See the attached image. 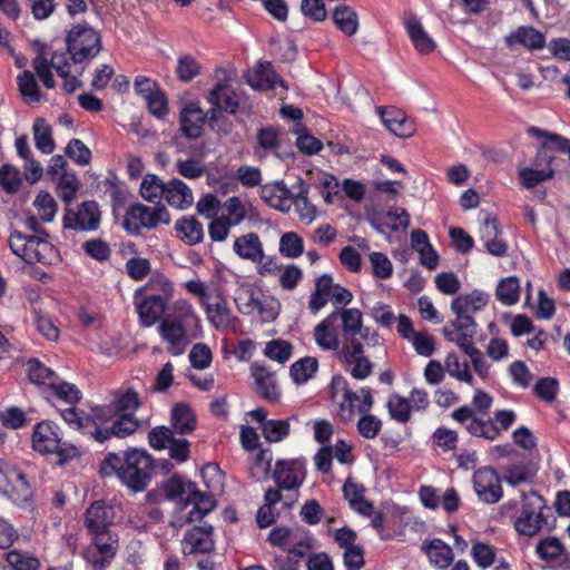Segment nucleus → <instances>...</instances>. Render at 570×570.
<instances>
[{
    "label": "nucleus",
    "instance_id": "obj_1",
    "mask_svg": "<svg viewBox=\"0 0 570 570\" xmlns=\"http://www.w3.org/2000/svg\"><path fill=\"white\" fill-rule=\"evenodd\" d=\"M153 462L145 450L129 449L124 455L108 453L100 464L104 476L117 475L119 480L135 492L147 488L151 479Z\"/></svg>",
    "mask_w": 570,
    "mask_h": 570
},
{
    "label": "nucleus",
    "instance_id": "obj_2",
    "mask_svg": "<svg viewBox=\"0 0 570 570\" xmlns=\"http://www.w3.org/2000/svg\"><path fill=\"white\" fill-rule=\"evenodd\" d=\"M452 417L462 424L471 435L493 441L502 431H507L513 425L517 414L512 410H500L494 413L493 419L484 420L478 417L473 409L461 406L453 411Z\"/></svg>",
    "mask_w": 570,
    "mask_h": 570
},
{
    "label": "nucleus",
    "instance_id": "obj_3",
    "mask_svg": "<svg viewBox=\"0 0 570 570\" xmlns=\"http://www.w3.org/2000/svg\"><path fill=\"white\" fill-rule=\"evenodd\" d=\"M332 399L338 404L337 414L342 421H352L355 413H368L374 404L370 389H361L357 392L351 391L346 380L336 375L331 382Z\"/></svg>",
    "mask_w": 570,
    "mask_h": 570
},
{
    "label": "nucleus",
    "instance_id": "obj_4",
    "mask_svg": "<svg viewBox=\"0 0 570 570\" xmlns=\"http://www.w3.org/2000/svg\"><path fill=\"white\" fill-rule=\"evenodd\" d=\"M8 245L27 264L51 265L59 259L56 247L42 236L24 235L14 230L8 238Z\"/></svg>",
    "mask_w": 570,
    "mask_h": 570
},
{
    "label": "nucleus",
    "instance_id": "obj_5",
    "mask_svg": "<svg viewBox=\"0 0 570 570\" xmlns=\"http://www.w3.org/2000/svg\"><path fill=\"white\" fill-rule=\"evenodd\" d=\"M32 446L39 453L56 454L59 462L79 454L73 444L62 440L59 426L50 421H42L35 426Z\"/></svg>",
    "mask_w": 570,
    "mask_h": 570
},
{
    "label": "nucleus",
    "instance_id": "obj_6",
    "mask_svg": "<svg viewBox=\"0 0 570 570\" xmlns=\"http://www.w3.org/2000/svg\"><path fill=\"white\" fill-rule=\"evenodd\" d=\"M67 50L73 65L95 58L101 50L99 33L87 24L73 27L67 36Z\"/></svg>",
    "mask_w": 570,
    "mask_h": 570
},
{
    "label": "nucleus",
    "instance_id": "obj_7",
    "mask_svg": "<svg viewBox=\"0 0 570 570\" xmlns=\"http://www.w3.org/2000/svg\"><path fill=\"white\" fill-rule=\"evenodd\" d=\"M547 509L544 499L534 491L522 494V508L520 515L515 519V530L527 537L538 534L546 519L543 511Z\"/></svg>",
    "mask_w": 570,
    "mask_h": 570
},
{
    "label": "nucleus",
    "instance_id": "obj_8",
    "mask_svg": "<svg viewBox=\"0 0 570 570\" xmlns=\"http://www.w3.org/2000/svg\"><path fill=\"white\" fill-rule=\"evenodd\" d=\"M159 224L169 225L170 214L163 205L154 207L136 204L130 206L124 218V227L127 232L138 235L141 228H155Z\"/></svg>",
    "mask_w": 570,
    "mask_h": 570
},
{
    "label": "nucleus",
    "instance_id": "obj_9",
    "mask_svg": "<svg viewBox=\"0 0 570 570\" xmlns=\"http://www.w3.org/2000/svg\"><path fill=\"white\" fill-rule=\"evenodd\" d=\"M353 294L340 284H335L328 274L320 276L315 282V288L309 297L308 307L313 314L318 313L328 301L338 307L352 302Z\"/></svg>",
    "mask_w": 570,
    "mask_h": 570
},
{
    "label": "nucleus",
    "instance_id": "obj_10",
    "mask_svg": "<svg viewBox=\"0 0 570 570\" xmlns=\"http://www.w3.org/2000/svg\"><path fill=\"white\" fill-rule=\"evenodd\" d=\"M548 144H542L537 149L535 156L531 163V166L520 168L518 171L521 185L531 189L538 184L551 179L554 175L552 163L554 156L548 151Z\"/></svg>",
    "mask_w": 570,
    "mask_h": 570
},
{
    "label": "nucleus",
    "instance_id": "obj_11",
    "mask_svg": "<svg viewBox=\"0 0 570 570\" xmlns=\"http://www.w3.org/2000/svg\"><path fill=\"white\" fill-rule=\"evenodd\" d=\"M209 324L219 332L235 330L238 323V317L233 313L228 306L227 299L219 291H214L213 294L204 301L202 305Z\"/></svg>",
    "mask_w": 570,
    "mask_h": 570
},
{
    "label": "nucleus",
    "instance_id": "obj_12",
    "mask_svg": "<svg viewBox=\"0 0 570 570\" xmlns=\"http://www.w3.org/2000/svg\"><path fill=\"white\" fill-rule=\"evenodd\" d=\"M337 360L356 380H365L373 371V364L364 355L363 345L357 340L342 344Z\"/></svg>",
    "mask_w": 570,
    "mask_h": 570
},
{
    "label": "nucleus",
    "instance_id": "obj_13",
    "mask_svg": "<svg viewBox=\"0 0 570 570\" xmlns=\"http://www.w3.org/2000/svg\"><path fill=\"white\" fill-rule=\"evenodd\" d=\"M100 225V210L94 200L81 203L76 209L66 208L63 227L81 232L97 230Z\"/></svg>",
    "mask_w": 570,
    "mask_h": 570
},
{
    "label": "nucleus",
    "instance_id": "obj_14",
    "mask_svg": "<svg viewBox=\"0 0 570 570\" xmlns=\"http://www.w3.org/2000/svg\"><path fill=\"white\" fill-rule=\"evenodd\" d=\"M218 82L207 95V100L212 105L210 109H218V112L226 111L235 114L239 106V99L235 90L228 85V72L225 69L216 70Z\"/></svg>",
    "mask_w": 570,
    "mask_h": 570
},
{
    "label": "nucleus",
    "instance_id": "obj_15",
    "mask_svg": "<svg viewBox=\"0 0 570 570\" xmlns=\"http://www.w3.org/2000/svg\"><path fill=\"white\" fill-rule=\"evenodd\" d=\"M305 476V460H278L275 463L273 479L279 489L288 491L295 490L303 484Z\"/></svg>",
    "mask_w": 570,
    "mask_h": 570
},
{
    "label": "nucleus",
    "instance_id": "obj_16",
    "mask_svg": "<svg viewBox=\"0 0 570 570\" xmlns=\"http://www.w3.org/2000/svg\"><path fill=\"white\" fill-rule=\"evenodd\" d=\"M118 539L116 535H96L85 549L83 558L94 570H104L115 558Z\"/></svg>",
    "mask_w": 570,
    "mask_h": 570
},
{
    "label": "nucleus",
    "instance_id": "obj_17",
    "mask_svg": "<svg viewBox=\"0 0 570 570\" xmlns=\"http://www.w3.org/2000/svg\"><path fill=\"white\" fill-rule=\"evenodd\" d=\"M473 488L478 498L488 504L497 503L501 500L503 491L500 484V478L494 469L481 468L473 474Z\"/></svg>",
    "mask_w": 570,
    "mask_h": 570
},
{
    "label": "nucleus",
    "instance_id": "obj_18",
    "mask_svg": "<svg viewBox=\"0 0 570 570\" xmlns=\"http://www.w3.org/2000/svg\"><path fill=\"white\" fill-rule=\"evenodd\" d=\"M32 66L38 77L48 89H52L56 86L50 71L51 68H53L59 76H66L68 71H71L67 55L63 52H53L50 61H48L43 53H39L33 59Z\"/></svg>",
    "mask_w": 570,
    "mask_h": 570
},
{
    "label": "nucleus",
    "instance_id": "obj_19",
    "mask_svg": "<svg viewBox=\"0 0 570 570\" xmlns=\"http://www.w3.org/2000/svg\"><path fill=\"white\" fill-rule=\"evenodd\" d=\"M134 305L139 323L144 327H151L159 323L166 316L165 312L169 306L159 297H150L138 293H135Z\"/></svg>",
    "mask_w": 570,
    "mask_h": 570
},
{
    "label": "nucleus",
    "instance_id": "obj_20",
    "mask_svg": "<svg viewBox=\"0 0 570 570\" xmlns=\"http://www.w3.org/2000/svg\"><path fill=\"white\" fill-rule=\"evenodd\" d=\"M377 115L386 129L399 138H410L415 134L416 126L412 118L395 107H377Z\"/></svg>",
    "mask_w": 570,
    "mask_h": 570
},
{
    "label": "nucleus",
    "instance_id": "obj_21",
    "mask_svg": "<svg viewBox=\"0 0 570 570\" xmlns=\"http://www.w3.org/2000/svg\"><path fill=\"white\" fill-rule=\"evenodd\" d=\"M478 325L475 321L466 318H454L450 326H445L442 332L445 340L455 343L466 355L475 350L472 338L476 334Z\"/></svg>",
    "mask_w": 570,
    "mask_h": 570
},
{
    "label": "nucleus",
    "instance_id": "obj_22",
    "mask_svg": "<svg viewBox=\"0 0 570 570\" xmlns=\"http://www.w3.org/2000/svg\"><path fill=\"white\" fill-rule=\"evenodd\" d=\"M405 31L415 48L421 55L432 53L436 48V42L423 27L421 19L412 11H406L403 18Z\"/></svg>",
    "mask_w": 570,
    "mask_h": 570
},
{
    "label": "nucleus",
    "instance_id": "obj_23",
    "mask_svg": "<svg viewBox=\"0 0 570 570\" xmlns=\"http://www.w3.org/2000/svg\"><path fill=\"white\" fill-rule=\"evenodd\" d=\"M315 344L325 352H335L338 357L341 341L336 314H328L313 331Z\"/></svg>",
    "mask_w": 570,
    "mask_h": 570
},
{
    "label": "nucleus",
    "instance_id": "obj_24",
    "mask_svg": "<svg viewBox=\"0 0 570 570\" xmlns=\"http://www.w3.org/2000/svg\"><path fill=\"white\" fill-rule=\"evenodd\" d=\"M114 519L112 508L101 501L94 502L86 511L85 523L94 537L115 535L108 528Z\"/></svg>",
    "mask_w": 570,
    "mask_h": 570
},
{
    "label": "nucleus",
    "instance_id": "obj_25",
    "mask_svg": "<svg viewBox=\"0 0 570 570\" xmlns=\"http://www.w3.org/2000/svg\"><path fill=\"white\" fill-rule=\"evenodd\" d=\"M294 191V189L287 188L283 181H274L261 186L259 196L269 207L288 213L293 205Z\"/></svg>",
    "mask_w": 570,
    "mask_h": 570
},
{
    "label": "nucleus",
    "instance_id": "obj_26",
    "mask_svg": "<svg viewBox=\"0 0 570 570\" xmlns=\"http://www.w3.org/2000/svg\"><path fill=\"white\" fill-rule=\"evenodd\" d=\"M499 222L494 216L485 214L480 227V237L488 253L502 257L507 254L508 245L501 237Z\"/></svg>",
    "mask_w": 570,
    "mask_h": 570
},
{
    "label": "nucleus",
    "instance_id": "obj_27",
    "mask_svg": "<svg viewBox=\"0 0 570 570\" xmlns=\"http://www.w3.org/2000/svg\"><path fill=\"white\" fill-rule=\"evenodd\" d=\"M157 332L161 340L168 344L167 348L173 355L184 353L189 343V331L166 317L158 323Z\"/></svg>",
    "mask_w": 570,
    "mask_h": 570
},
{
    "label": "nucleus",
    "instance_id": "obj_28",
    "mask_svg": "<svg viewBox=\"0 0 570 570\" xmlns=\"http://www.w3.org/2000/svg\"><path fill=\"white\" fill-rule=\"evenodd\" d=\"M488 302L487 293L474 289L471 293L458 295L451 303V311L455 314V318L474 321L472 314L485 307Z\"/></svg>",
    "mask_w": 570,
    "mask_h": 570
},
{
    "label": "nucleus",
    "instance_id": "obj_29",
    "mask_svg": "<svg viewBox=\"0 0 570 570\" xmlns=\"http://www.w3.org/2000/svg\"><path fill=\"white\" fill-rule=\"evenodd\" d=\"M206 121H208V111L204 112L197 104L190 102L180 111V129L183 135L189 139H197L202 136Z\"/></svg>",
    "mask_w": 570,
    "mask_h": 570
},
{
    "label": "nucleus",
    "instance_id": "obj_30",
    "mask_svg": "<svg viewBox=\"0 0 570 570\" xmlns=\"http://www.w3.org/2000/svg\"><path fill=\"white\" fill-rule=\"evenodd\" d=\"M250 372L255 382V392L266 401L277 402L281 397V389L275 374L257 364L252 365Z\"/></svg>",
    "mask_w": 570,
    "mask_h": 570
},
{
    "label": "nucleus",
    "instance_id": "obj_31",
    "mask_svg": "<svg viewBox=\"0 0 570 570\" xmlns=\"http://www.w3.org/2000/svg\"><path fill=\"white\" fill-rule=\"evenodd\" d=\"M212 531V525L194 527L185 534L181 541L183 552L185 554H194L212 551L214 549Z\"/></svg>",
    "mask_w": 570,
    "mask_h": 570
},
{
    "label": "nucleus",
    "instance_id": "obj_32",
    "mask_svg": "<svg viewBox=\"0 0 570 570\" xmlns=\"http://www.w3.org/2000/svg\"><path fill=\"white\" fill-rule=\"evenodd\" d=\"M138 428L139 422L134 414H121L112 421L109 428L97 429L95 440L104 442L110 436L124 439L135 433Z\"/></svg>",
    "mask_w": 570,
    "mask_h": 570
},
{
    "label": "nucleus",
    "instance_id": "obj_33",
    "mask_svg": "<svg viewBox=\"0 0 570 570\" xmlns=\"http://www.w3.org/2000/svg\"><path fill=\"white\" fill-rule=\"evenodd\" d=\"M233 249L242 259L261 264L265 258L263 243L256 233L238 236L234 240Z\"/></svg>",
    "mask_w": 570,
    "mask_h": 570
},
{
    "label": "nucleus",
    "instance_id": "obj_34",
    "mask_svg": "<svg viewBox=\"0 0 570 570\" xmlns=\"http://www.w3.org/2000/svg\"><path fill=\"white\" fill-rule=\"evenodd\" d=\"M421 550L426 554L430 564L440 570L448 569L454 559L452 548L441 539L424 541Z\"/></svg>",
    "mask_w": 570,
    "mask_h": 570
},
{
    "label": "nucleus",
    "instance_id": "obj_35",
    "mask_svg": "<svg viewBox=\"0 0 570 570\" xmlns=\"http://www.w3.org/2000/svg\"><path fill=\"white\" fill-rule=\"evenodd\" d=\"M165 200L176 209H187L194 204L191 189L180 179L173 178L166 183Z\"/></svg>",
    "mask_w": 570,
    "mask_h": 570
},
{
    "label": "nucleus",
    "instance_id": "obj_36",
    "mask_svg": "<svg viewBox=\"0 0 570 570\" xmlns=\"http://www.w3.org/2000/svg\"><path fill=\"white\" fill-rule=\"evenodd\" d=\"M504 40L509 48L520 45L529 50H540L546 45L544 35L533 27H519L508 35Z\"/></svg>",
    "mask_w": 570,
    "mask_h": 570
},
{
    "label": "nucleus",
    "instance_id": "obj_37",
    "mask_svg": "<svg viewBox=\"0 0 570 570\" xmlns=\"http://www.w3.org/2000/svg\"><path fill=\"white\" fill-rule=\"evenodd\" d=\"M255 208L248 199L232 196L223 204V217L234 227L242 224L247 217L254 215Z\"/></svg>",
    "mask_w": 570,
    "mask_h": 570
},
{
    "label": "nucleus",
    "instance_id": "obj_38",
    "mask_svg": "<svg viewBox=\"0 0 570 570\" xmlns=\"http://www.w3.org/2000/svg\"><path fill=\"white\" fill-rule=\"evenodd\" d=\"M135 293L150 297H159L161 301L169 304L174 297L175 286L167 276L154 274L147 283Z\"/></svg>",
    "mask_w": 570,
    "mask_h": 570
},
{
    "label": "nucleus",
    "instance_id": "obj_39",
    "mask_svg": "<svg viewBox=\"0 0 570 570\" xmlns=\"http://www.w3.org/2000/svg\"><path fill=\"white\" fill-rule=\"evenodd\" d=\"M331 314H336L337 323L341 322L345 343H352L356 335L362 332L363 314L358 308L335 307Z\"/></svg>",
    "mask_w": 570,
    "mask_h": 570
},
{
    "label": "nucleus",
    "instance_id": "obj_40",
    "mask_svg": "<svg viewBox=\"0 0 570 570\" xmlns=\"http://www.w3.org/2000/svg\"><path fill=\"white\" fill-rule=\"evenodd\" d=\"M248 82L253 88L263 90L274 89L276 86L287 89L284 80L275 72L272 63L268 61L257 63Z\"/></svg>",
    "mask_w": 570,
    "mask_h": 570
},
{
    "label": "nucleus",
    "instance_id": "obj_41",
    "mask_svg": "<svg viewBox=\"0 0 570 570\" xmlns=\"http://www.w3.org/2000/svg\"><path fill=\"white\" fill-rule=\"evenodd\" d=\"M165 317L188 331L191 325H198L200 322L191 303L184 298L175 301Z\"/></svg>",
    "mask_w": 570,
    "mask_h": 570
},
{
    "label": "nucleus",
    "instance_id": "obj_42",
    "mask_svg": "<svg viewBox=\"0 0 570 570\" xmlns=\"http://www.w3.org/2000/svg\"><path fill=\"white\" fill-rule=\"evenodd\" d=\"M111 404L117 414H134L141 405L139 393L134 387H120L112 392Z\"/></svg>",
    "mask_w": 570,
    "mask_h": 570
},
{
    "label": "nucleus",
    "instance_id": "obj_43",
    "mask_svg": "<svg viewBox=\"0 0 570 570\" xmlns=\"http://www.w3.org/2000/svg\"><path fill=\"white\" fill-rule=\"evenodd\" d=\"M186 503H191L193 509L188 512L186 521L189 523L202 520L207 513L215 508V500L212 495L193 489L189 497H186Z\"/></svg>",
    "mask_w": 570,
    "mask_h": 570
},
{
    "label": "nucleus",
    "instance_id": "obj_44",
    "mask_svg": "<svg viewBox=\"0 0 570 570\" xmlns=\"http://www.w3.org/2000/svg\"><path fill=\"white\" fill-rule=\"evenodd\" d=\"M175 229L179 238L188 245L199 244L204 239L203 225L194 216L178 219Z\"/></svg>",
    "mask_w": 570,
    "mask_h": 570
},
{
    "label": "nucleus",
    "instance_id": "obj_45",
    "mask_svg": "<svg viewBox=\"0 0 570 570\" xmlns=\"http://www.w3.org/2000/svg\"><path fill=\"white\" fill-rule=\"evenodd\" d=\"M294 188L293 205L299 216L301 220L311 224L316 216V207L307 198V187L302 179H299Z\"/></svg>",
    "mask_w": 570,
    "mask_h": 570
},
{
    "label": "nucleus",
    "instance_id": "obj_46",
    "mask_svg": "<svg viewBox=\"0 0 570 570\" xmlns=\"http://www.w3.org/2000/svg\"><path fill=\"white\" fill-rule=\"evenodd\" d=\"M257 144L256 156L259 159L267 154L277 155L281 147V132L273 127L262 128L257 134Z\"/></svg>",
    "mask_w": 570,
    "mask_h": 570
},
{
    "label": "nucleus",
    "instance_id": "obj_47",
    "mask_svg": "<svg viewBox=\"0 0 570 570\" xmlns=\"http://www.w3.org/2000/svg\"><path fill=\"white\" fill-rule=\"evenodd\" d=\"M171 425L179 434L190 433L196 428V419L186 404H177L171 411Z\"/></svg>",
    "mask_w": 570,
    "mask_h": 570
},
{
    "label": "nucleus",
    "instance_id": "obj_48",
    "mask_svg": "<svg viewBox=\"0 0 570 570\" xmlns=\"http://www.w3.org/2000/svg\"><path fill=\"white\" fill-rule=\"evenodd\" d=\"M61 417L62 420L73 430L79 431L80 433L85 435H89L90 438L95 439L96 435V428L94 426L92 422L88 419L87 415H82L80 412H78L75 407H68L66 410L61 411Z\"/></svg>",
    "mask_w": 570,
    "mask_h": 570
},
{
    "label": "nucleus",
    "instance_id": "obj_49",
    "mask_svg": "<svg viewBox=\"0 0 570 570\" xmlns=\"http://www.w3.org/2000/svg\"><path fill=\"white\" fill-rule=\"evenodd\" d=\"M333 20L346 36H353L358 29L357 14L347 6H337L333 12Z\"/></svg>",
    "mask_w": 570,
    "mask_h": 570
},
{
    "label": "nucleus",
    "instance_id": "obj_50",
    "mask_svg": "<svg viewBox=\"0 0 570 570\" xmlns=\"http://www.w3.org/2000/svg\"><path fill=\"white\" fill-rule=\"evenodd\" d=\"M33 139L38 150L43 154H51L55 150L51 127L43 118L36 119L33 124Z\"/></svg>",
    "mask_w": 570,
    "mask_h": 570
},
{
    "label": "nucleus",
    "instance_id": "obj_51",
    "mask_svg": "<svg viewBox=\"0 0 570 570\" xmlns=\"http://www.w3.org/2000/svg\"><path fill=\"white\" fill-rule=\"evenodd\" d=\"M166 183H164L157 175L148 174L144 177L140 184V195L149 203H157L164 198Z\"/></svg>",
    "mask_w": 570,
    "mask_h": 570
},
{
    "label": "nucleus",
    "instance_id": "obj_52",
    "mask_svg": "<svg viewBox=\"0 0 570 570\" xmlns=\"http://www.w3.org/2000/svg\"><path fill=\"white\" fill-rule=\"evenodd\" d=\"M445 372L459 380L460 382L474 384V379L470 372L469 364L466 362H460L459 356L455 353H449L444 360Z\"/></svg>",
    "mask_w": 570,
    "mask_h": 570
},
{
    "label": "nucleus",
    "instance_id": "obj_53",
    "mask_svg": "<svg viewBox=\"0 0 570 570\" xmlns=\"http://www.w3.org/2000/svg\"><path fill=\"white\" fill-rule=\"evenodd\" d=\"M27 372L29 380L39 385L48 387L53 384V380L58 376L52 370L45 366L38 360L33 358L27 363Z\"/></svg>",
    "mask_w": 570,
    "mask_h": 570
},
{
    "label": "nucleus",
    "instance_id": "obj_54",
    "mask_svg": "<svg viewBox=\"0 0 570 570\" xmlns=\"http://www.w3.org/2000/svg\"><path fill=\"white\" fill-rule=\"evenodd\" d=\"M495 296L504 305H513L519 301L520 283L517 277L503 278L497 286Z\"/></svg>",
    "mask_w": 570,
    "mask_h": 570
},
{
    "label": "nucleus",
    "instance_id": "obj_55",
    "mask_svg": "<svg viewBox=\"0 0 570 570\" xmlns=\"http://www.w3.org/2000/svg\"><path fill=\"white\" fill-rule=\"evenodd\" d=\"M386 407L390 416L399 423H406L411 419L412 406L406 397L396 393L389 396Z\"/></svg>",
    "mask_w": 570,
    "mask_h": 570
},
{
    "label": "nucleus",
    "instance_id": "obj_56",
    "mask_svg": "<svg viewBox=\"0 0 570 570\" xmlns=\"http://www.w3.org/2000/svg\"><path fill=\"white\" fill-rule=\"evenodd\" d=\"M39 218L42 223H50L57 215L58 204L48 191H39L33 200Z\"/></svg>",
    "mask_w": 570,
    "mask_h": 570
},
{
    "label": "nucleus",
    "instance_id": "obj_57",
    "mask_svg": "<svg viewBox=\"0 0 570 570\" xmlns=\"http://www.w3.org/2000/svg\"><path fill=\"white\" fill-rule=\"evenodd\" d=\"M48 389H50L52 396L70 405H75L81 399V392L77 386L60 380L59 376L53 380V384L49 385Z\"/></svg>",
    "mask_w": 570,
    "mask_h": 570
},
{
    "label": "nucleus",
    "instance_id": "obj_58",
    "mask_svg": "<svg viewBox=\"0 0 570 570\" xmlns=\"http://www.w3.org/2000/svg\"><path fill=\"white\" fill-rule=\"evenodd\" d=\"M318 362L315 357H303L291 366V376L295 383L302 384L307 382L316 373Z\"/></svg>",
    "mask_w": 570,
    "mask_h": 570
},
{
    "label": "nucleus",
    "instance_id": "obj_59",
    "mask_svg": "<svg viewBox=\"0 0 570 570\" xmlns=\"http://www.w3.org/2000/svg\"><path fill=\"white\" fill-rule=\"evenodd\" d=\"M279 253L286 258H297L304 253L303 238L295 232H286L279 239Z\"/></svg>",
    "mask_w": 570,
    "mask_h": 570
},
{
    "label": "nucleus",
    "instance_id": "obj_60",
    "mask_svg": "<svg viewBox=\"0 0 570 570\" xmlns=\"http://www.w3.org/2000/svg\"><path fill=\"white\" fill-rule=\"evenodd\" d=\"M202 71L198 60L191 55H183L177 59L176 75L183 82H190Z\"/></svg>",
    "mask_w": 570,
    "mask_h": 570
},
{
    "label": "nucleus",
    "instance_id": "obj_61",
    "mask_svg": "<svg viewBox=\"0 0 570 570\" xmlns=\"http://www.w3.org/2000/svg\"><path fill=\"white\" fill-rule=\"evenodd\" d=\"M57 181V191L61 200L66 205H70V203L76 198V195L79 190L80 184L75 174L71 173H62L59 176Z\"/></svg>",
    "mask_w": 570,
    "mask_h": 570
},
{
    "label": "nucleus",
    "instance_id": "obj_62",
    "mask_svg": "<svg viewBox=\"0 0 570 570\" xmlns=\"http://www.w3.org/2000/svg\"><path fill=\"white\" fill-rule=\"evenodd\" d=\"M291 424L288 419L268 420L263 425V436L271 443H277L288 436Z\"/></svg>",
    "mask_w": 570,
    "mask_h": 570
},
{
    "label": "nucleus",
    "instance_id": "obj_63",
    "mask_svg": "<svg viewBox=\"0 0 570 570\" xmlns=\"http://www.w3.org/2000/svg\"><path fill=\"white\" fill-rule=\"evenodd\" d=\"M194 488V483L184 482L183 479L177 475L169 478L163 484L164 492L169 500L186 501V498L184 495L189 497Z\"/></svg>",
    "mask_w": 570,
    "mask_h": 570
},
{
    "label": "nucleus",
    "instance_id": "obj_64",
    "mask_svg": "<svg viewBox=\"0 0 570 570\" xmlns=\"http://www.w3.org/2000/svg\"><path fill=\"white\" fill-rule=\"evenodd\" d=\"M6 560L12 570H39L40 568L38 558L21 550L9 551Z\"/></svg>",
    "mask_w": 570,
    "mask_h": 570
}]
</instances>
